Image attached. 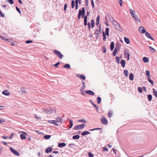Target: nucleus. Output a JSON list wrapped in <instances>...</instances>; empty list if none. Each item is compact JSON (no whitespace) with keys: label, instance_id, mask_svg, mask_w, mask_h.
I'll return each mask as SVG.
<instances>
[{"label":"nucleus","instance_id":"f257e3e1","mask_svg":"<svg viewBox=\"0 0 157 157\" xmlns=\"http://www.w3.org/2000/svg\"><path fill=\"white\" fill-rule=\"evenodd\" d=\"M113 24L114 25V27L115 28H116L117 30L119 31L120 32L122 31V29L121 28L120 25L114 20H113Z\"/></svg>","mask_w":157,"mask_h":157},{"label":"nucleus","instance_id":"f03ea898","mask_svg":"<svg viewBox=\"0 0 157 157\" xmlns=\"http://www.w3.org/2000/svg\"><path fill=\"white\" fill-rule=\"evenodd\" d=\"M101 25H99L98 29H96V31L94 33V34L96 35V38H98V37L99 34L101 33Z\"/></svg>","mask_w":157,"mask_h":157},{"label":"nucleus","instance_id":"7ed1b4c3","mask_svg":"<svg viewBox=\"0 0 157 157\" xmlns=\"http://www.w3.org/2000/svg\"><path fill=\"white\" fill-rule=\"evenodd\" d=\"M85 126V124H81L75 126L74 128V129L75 130L82 129L84 128Z\"/></svg>","mask_w":157,"mask_h":157},{"label":"nucleus","instance_id":"20e7f679","mask_svg":"<svg viewBox=\"0 0 157 157\" xmlns=\"http://www.w3.org/2000/svg\"><path fill=\"white\" fill-rule=\"evenodd\" d=\"M53 52L56 54L60 59H62L63 57V55L61 53V52L56 50H53Z\"/></svg>","mask_w":157,"mask_h":157},{"label":"nucleus","instance_id":"39448f33","mask_svg":"<svg viewBox=\"0 0 157 157\" xmlns=\"http://www.w3.org/2000/svg\"><path fill=\"white\" fill-rule=\"evenodd\" d=\"M43 112L48 114H50L53 112L55 113L56 110L54 109H51L50 110H47L45 109L43 110Z\"/></svg>","mask_w":157,"mask_h":157},{"label":"nucleus","instance_id":"423d86ee","mask_svg":"<svg viewBox=\"0 0 157 157\" xmlns=\"http://www.w3.org/2000/svg\"><path fill=\"white\" fill-rule=\"evenodd\" d=\"M21 134L20 135V137L21 140H25L26 138V136H27V134L26 132H22Z\"/></svg>","mask_w":157,"mask_h":157},{"label":"nucleus","instance_id":"0eeeda50","mask_svg":"<svg viewBox=\"0 0 157 157\" xmlns=\"http://www.w3.org/2000/svg\"><path fill=\"white\" fill-rule=\"evenodd\" d=\"M101 123L105 125H106L108 123L107 120L105 118L104 116H103L102 118L100 119Z\"/></svg>","mask_w":157,"mask_h":157},{"label":"nucleus","instance_id":"6e6552de","mask_svg":"<svg viewBox=\"0 0 157 157\" xmlns=\"http://www.w3.org/2000/svg\"><path fill=\"white\" fill-rule=\"evenodd\" d=\"M10 150L13 152V153L15 155L18 156L20 155V154L19 152L16 150H14L12 147H10Z\"/></svg>","mask_w":157,"mask_h":157},{"label":"nucleus","instance_id":"1a4fd4ad","mask_svg":"<svg viewBox=\"0 0 157 157\" xmlns=\"http://www.w3.org/2000/svg\"><path fill=\"white\" fill-rule=\"evenodd\" d=\"M139 32L142 34L145 33L146 31L145 29L143 26H140L139 28Z\"/></svg>","mask_w":157,"mask_h":157},{"label":"nucleus","instance_id":"9d476101","mask_svg":"<svg viewBox=\"0 0 157 157\" xmlns=\"http://www.w3.org/2000/svg\"><path fill=\"white\" fill-rule=\"evenodd\" d=\"M85 92L87 94L91 95H93L94 94V92L91 90H87L85 91Z\"/></svg>","mask_w":157,"mask_h":157},{"label":"nucleus","instance_id":"9b49d317","mask_svg":"<svg viewBox=\"0 0 157 157\" xmlns=\"http://www.w3.org/2000/svg\"><path fill=\"white\" fill-rule=\"evenodd\" d=\"M145 36L148 38L152 40H153L154 39L151 37L150 34L147 31L145 33Z\"/></svg>","mask_w":157,"mask_h":157},{"label":"nucleus","instance_id":"f8f14e48","mask_svg":"<svg viewBox=\"0 0 157 157\" xmlns=\"http://www.w3.org/2000/svg\"><path fill=\"white\" fill-rule=\"evenodd\" d=\"M129 11L132 17L135 16L136 14H135V11L133 10L130 9Z\"/></svg>","mask_w":157,"mask_h":157},{"label":"nucleus","instance_id":"ddd939ff","mask_svg":"<svg viewBox=\"0 0 157 157\" xmlns=\"http://www.w3.org/2000/svg\"><path fill=\"white\" fill-rule=\"evenodd\" d=\"M19 92L21 93H27V91L25 90V88L23 87H21L19 91Z\"/></svg>","mask_w":157,"mask_h":157},{"label":"nucleus","instance_id":"4468645a","mask_svg":"<svg viewBox=\"0 0 157 157\" xmlns=\"http://www.w3.org/2000/svg\"><path fill=\"white\" fill-rule=\"evenodd\" d=\"M2 94L6 96H8L10 94V92H9V90H5L4 91L2 92Z\"/></svg>","mask_w":157,"mask_h":157},{"label":"nucleus","instance_id":"2eb2a0df","mask_svg":"<svg viewBox=\"0 0 157 157\" xmlns=\"http://www.w3.org/2000/svg\"><path fill=\"white\" fill-rule=\"evenodd\" d=\"M132 18L136 21L138 22H140V20L139 18V17L136 14L135 16Z\"/></svg>","mask_w":157,"mask_h":157},{"label":"nucleus","instance_id":"dca6fc26","mask_svg":"<svg viewBox=\"0 0 157 157\" xmlns=\"http://www.w3.org/2000/svg\"><path fill=\"white\" fill-rule=\"evenodd\" d=\"M52 148L51 147H49L45 150L46 152L47 153L51 152L52 151Z\"/></svg>","mask_w":157,"mask_h":157},{"label":"nucleus","instance_id":"f3484780","mask_svg":"<svg viewBox=\"0 0 157 157\" xmlns=\"http://www.w3.org/2000/svg\"><path fill=\"white\" fill-rule=\"evenodd\" d=\"M77 77L80 78L81 79L83 80H85L86 78L85 76L83 75H77Z\"/></svg>","mask_w":157,"mask_h":157},{"label":"nucleus","instance_id":"a211bd4d","mask_svg":"<svg viewBox=\"0 0 157 157\" xmlns=\"http://www.w3.org/2000/svg\"><path fill=\"white\" fill-rule=\"evenodd\" d=\"M124 56L126 57H127V60H129V54L128 53V52H127L126 51H124Z\"/></svg>","mask_w":157,"mask_h":157},{"label":"nucleus","instance_id":"6ab92c4d","mask_svg":"<svg viewBox=\"0 0 157 157\" xmlns=\"http://www.w3.org/2000/svg\"><path fill=\"white\" fill-rule=\"evenodd\" d=\"M84 12V13H85V8L83 7L82 8V10H79L78 14H79V13H80L81 16V15H82V13H83V12Z\"/></svg>","mask_w":157,"mask_h":157},{"label":"nucleus","instance_id":"aec40b11","mask_svg":"<svg viewBox=\"0 0 157 157\" xmlns=\"http://www.w3.org/2000/svg\"><path fill=\"white\" fill-rule=\"evenodd\" d=\"M114 43L113 41H112L110 44V48L111 51H113L114 48Z\"/></svg>","mask_w":157,"mask_h":157},{"label":"nucleus","instance_id":"412c9836","mask_svg":"<svg viewBox=\"0 0 157 157\" xmlns=\"http://www.w3.org/2000/svg\"><path fill=\"white\" fill-rule=\"evenodd\" d=\"M66 145V144L65 143H59L58 145V147H65Z\"/></svg>","mask_w":157,"mask_h":157},{"label":"nucleus","instance_id":"4be33fe9","mask_svg":"<svg viewBox=\"0 0 157 157\" xmlns=\"http://www.w3.org/2000/svg\"><path fill=\"white\" fill-rule=\"evenodd\" d=\"M48 122L49 123H52L56 125V126L58 125V124L57 123V121L56 120H53L52 121H48Z\"/></svg>","mask_w":157,"mask_h":157},{"label":"nucleus","instance_id":"5701e85b","mask_svg":"<svg viewBox=\"0 0 157 157\" xmlns=\"http://www.w3.org/2000/svg\"><path fill=\"white\" fill-rule=\"evenodd\" d=\"M100 18V17L99 15L97 17L96 24V25H99V23Z\"/></svg>","mask_w":157,"mask_h":157},{"label":"nucleus","instance_id":"b1692460","mask_svg":"<svg viewBox=\"0 0 157 157\" xmlns=\"http://www.w3.org/2000/svg\"><path fill=\"white\" fill-rule=\"evenodd\" d=\"M121 66L124 67H125V62L124 60L122 59L121 61Z\"/></svg>","mask_w":157,"mask_h":157},{"label":"nucleus","instance_id":"393cba45","mask_svg":"<svg viewBox=\"0 0 157 157\" xmlns=\"http://www.w3.org/2000/svg\"><path fill=\"white\" fill-rule=\"evenodd\" d=\"M90 134V132L88 131H84L82 133V136H85Z\"/></svg>","mask_w":157,"mask_h":157},{"label":"nucleus","instance_id":"a878e982","mask_svg":"<svg viewBox=\"0 0 157 157\" xmlns=\"http://www.w3.org/2000/svg\"><path fill=\"white\" fill-rule=\"evenodd\" d=\"M84 21V25L86 26L87 24V17L86 15L85 16Z\"/></svg>","mask_w":157,"mask_h":157},{"label":"nucleus","instance_id":"bb28decb","mask_svg":"<svg viewBox=\"0 0 157 157\" xmlns=\"http://www.w3.org/2000/svg\"><path fill=\"white\" fill-rule=\"evenodd\" d=\"M133 77H134V75L132 73H130L129 75V78L132 81L133 80V79H134Z\"/></svg>","mask_w":157,"mask_h":157},{"label":"nucleus","instance_id":"cd10ccee","mask_svg":"<svg viewBox=\"0 0 157 157\" xmlns=\"http://www.w3.org/2000/svg\"><path fill=\"white\" fill-rule=\"evenodd\" d=\"M123 73L125 77H127L128 76V71L127 70H124L123 71Z\"/></svg>","mask_w":157,"mask_h":157},{"label":"nucleus","instance_id":"c85d7f7f","mask_svg":"<svg viewBox=\"0 0 157 157\" xmlns=\"http://www.w3.org/2000/svg\"><path fill=\"white\" fill-rule=\"evenodd\" d=\"M113 112L111 110H109L108 114V116L109 118H110L112 116Z\"/></svg>","mask_w":157,"mask_h":157},{"label":"nucleus","instance_id":"c756f323","mask_svg":"<svg viewBox=\"0 0 157 157\" xmlns=\"http://www.w3.org/2000/svg\"><path fill=\"white\" fill-rule=\"evenodd\" d=\"M80 138V136L78 135H74L73 136L72 138L74 140L78 139Z\"/></svg>","mask_w":157,"mask_h":157},{"label":"nucleus","instance_id":"7c9ffc66","mask_svg":"<svg viewBox=\"0 0 157 157\" xmlns=\"http://www.w3.org/2000/svg\"><path fill=\"white\" fill-rule=\"evenodd\" d=\"M82 85L81 87V89H82V90H84L86 88L85 84L84 81H82Z\"/></svg>","mask_w":157,"mask_h":157},{"label":"nucleus","instance_id":"2f4dec72","mask_svg":"<svg viewBox=\"0 0 157 157\" xmlns=\"http://www.w3.org/2000/svg\"><path fill=\"white\" fill-rule=\"evenodd\" d=\"M63 67L67 69H69L71 67L70 65L69 64H66L65 65L63 66Z\"/></svg>","mask_w":157,"mask_h":157},{"label":"nucleus","instance_id":"473e14b6","mask_svg":"<svg viewBox=\"0 0 157 157\" xmlns=\"http://www.w3.org/2000/svg\"><path fill=\"white\" fill-rule=\"evenodd\" d=\"M143 60L145 63H148L149 61L148 59L146 57H144Z\"/></svg>","mask_w":157,"mask_h":157},{"label":"nucleus","instance_id":"72a5a7b5","mask_svg":"<svg viewBox=\"0 0 157 157\" xmlns=\"http://www.w3.org/2000/svg\"><path fill=\"white\" fill-rule=\"evenodd\" d=\"M145 73L147 75V78H150L151 76L150 75V71H146L145 72Z\"/></svg>","mask_w":157,"mask_h":157},{"label":"nucleus","instance_id":"f704fd0d","mask_svg":"<svg viewBox=\"0 0 157 157\" xmlns=\"http://www.w3.org/2000/svg\"><path fill=\"white\" fill-rule=\"evenodd\" d=\"M124 40L125 42L127 44H128L129 43L130 41L128 38L127 37H125L124 38Z\"/></svg>","mask_w":157,"mask_h":157},{"label":"nucleus","instance_id":"c9c22d12","mask_svg":"<svg viewBox=\"0 0 157 157\" xmlns=\"http://www.w3.org/2000/svg\"><path fill=\"white\" fill-rule=\"evenodd\" d=\"M149 48L150 50L153 53L155 52V50L153 48H152L151 46L149 47Z\"/></svg>","mask_w":157,"mask_h":157},{"label":"nucleus","instance_id":"e433bc0d","mask_svg":"<svg viewBox=\"0 0 157 157\" xmlns=\"http://www.w3.org/2000/svg\"><path fill=\"white\" fill-rule=\"evenodd\" d=\"M97 103L98 104H99L101 101V98L100 97H98L97 99Z\"/></svg>","mask_w":157,"mask_h":157},{"label":"nucleus","instance_id":"4c0bfd02","mask_svg":"<svg viewBox=\"0 0 157 157\" xmlns=\"http://www.w3.org/2000/svg\"><path fill=\"white\" fill-rule=\"evenodd\" d=\"M69 121H70V127L69 128V129H70L72 127V126H73V121L72 120H69Z\"/></svg>","mask_w":157,"mask_h":157},{"label":"nucleus","instance_id":"58836bf2","mask_svg":"<svg viewBox=\"0 0 157 157\" xmlns=\"http://www.w3.org/2000/svg\"><path fill=\"white\" fill-rule=\"evenodd\" d=\"M147 98L148 100L149 101H151L152 100V96L151 94H149L147 95Z\"/></svg>","mask_w":157,"mask_h":157},{"label":"nucleus","instance_id":"ea45409f","mask_svg":"<svg viewBox=\"0 0 157 157\" xmlns=\"http://www.w3.org/2000/svg\"><path fill=\"white\" fill-rule=\"evenodd\" d=\"M109 28H106L105 32L106 35L107 36H109Z\"/></svg>","mask_w":157,"mask_h":157},{"label":"nucleus","instance_id":"a19ab883","mask_svg":"<svg viewBox=\"0 0 157 157\" xmlns=\"http://www.w3.org/2000/svg\"><path fill=\"white\" fill-rule=\"evenodd\" d=\"M92 105L96 109L97 111H98L99 109V108L95 105L94 103L92 104Z\"/></svg>","mask_w":157,"mask_h":157},{"label":"nucleus","instance_id":"79ce46f5","mask_svg":"<svg viewBox=\"0 0 157 157\" xmlns=\"http://www.w3.org/2000/svg\"><path fill=\"white\" fill-rule=\"evenodd\" d=\"M75 6V1L72 0L71 2V7L72 8H74Z\"/></svg>","mask_w":157,"mask_h":157},{"label":"nucleus","instance_id":"37998d69","mask_svg":"<svg viewBox=\"0 0 157 157\" xmlns=\"http://www.w3.org/2000/svg\"><path fill=\"white\" fill-rule=\"evenodd\" d=\"M51 137L50 135H46L44 136V138L46 139H49Z\"/></svg>","mask_w":157,"mask_h":157},{"label":"nucleus","instance_id":"c03bdc74","mask_svg":"<svg viewBox=\"0 0 157 157\" xmlns=\"http://www.w3.org/2000/svg\"><path fill=\"white\" fill-rule=\"evenodd\" d=\"M91 25L92 28H93L94 26V20H91Z\"/></svg>","mask_w":157,"mask_h":157},{"label":"nucleus","instance_id":"a18cd8bd","mask_svg":"<svg viewBox=\"0 0 157 157\" xmlns=\"http://www.w3.org/2000/svg\"><path fill=\"white\" fill-rule=\"evenodd\" d=\"M56 121L57 122L61 123L62 121V120L60 117H57V118L56 119Z\"/></svg>","mask_w":157,"mask_h":157},{"label":"nucleus","instance_id":"49530a36","mask_svg":"<svg viewBox=\"0 0 157 157\" xmlns=\"http://www.w3.org/2000/svg\"><path fill=\"white\" fill-rule=\"evenodd\" d=\"M117 51H118L116 49H115L114 50V51H113V55L114 56H116V54L117 52Z\"/></svg>","mask_w":157,"mask_h":157},{"label":"nucleus","instance_id":"de8ad7c7","mask_svg":"<svg viewBox=\"0 0 157 157\" xmlns=\"http://www.w3.org/2000/svg\"><path fill=\"white\" fill-rule=\"evenodd\" d=\"M116 62L118 63L119 64V62H120V59H119V57L118 56H116Z\"/></svg>","mask_w":157,"mask_h":157},{"label":"nucleus","instance_id":"09e8293b","mask_svg":"<svg viewBox=\"0 0 157 157\" xmlns=\"http://www.w3.org/2000/svg\"><path fill=\"white\" fill-rule=\"evenodd\" d=\"M153 93L154 95L155 96H157V92L154 89H153Z\"/></svg>","mask_w":157,"mask_h":157},{"label":"nucleus","instance_id":"8fccbe9b","mask_svg":"<svg viewBox=\"0 0 157 157\" xmlns=\"http://www.w3.org/2000/svg\"><path fill=\"white\" fill-rule=\"evenodd\" d=\"M75 10H77L78 9V0H75Z\"/></svg>","mask_w":157,"mask_h":157},{"label":"nucleus","instance_id":"3c124183","mask_svg":"<svg viewBox=\"0 0 157 157\" xmlns=\"http://www.w3.org/2000/svg\"><path fill=\"white\" fill-rule=\"evenodd\" d=\"M148 78V82H150L151 84H152V85H153V81L152 80L150 79V78Z\"/></svg>","mask_w":157,"mask_h":157},{"label":"nucleus","instance_id":"603ef678","mask_svg":"<svg viewBox=\"0 0 157 157\" xmlns=\"http://www.w3.org/2000/svg\"><path fill=\"white\" fill-rule=\"evenodd\" d=\"M0 38L3 40H4L5 41L8 40V39L5 38L4 36H0Z\"/></svg>","mask_w":157,"mask_h":157},{"label":"nucleus","instance_id":"864d4df0","mask_svg":"<svg viewBox=\"0 0 157 157\" xmlns=\"http://www.w3.org/2000/svg\"><path fill=\"white\" fill-rule=\"evenodd\" d=\"M103 40H105L106 37L105 36V34L104 32L103 33Z\"/></svg>","mask_w":157,"mask_h":157},{"label":"nucleus","instance_id":"5fc2aeb1","mask_svg":"<svg viewBox=\"0 0 157 157\" xmlns=\"http://www.w3.org/2000/svg\"><path fill=\"white\" fill-rule=\"evenodd\" d=\"M106 48L105 46H104L103 48V52L105 53L106 52Z\"/></svg>","mask_w":157,"mask_h":157},{"label":"nucleus","instance_id":"6e6d98bb","mask_svg":"<svg viewBox=\"0 0 157 157\" xmlns=\"http://www.w3.org/2000/svg\"><path fill=\"white\" fill-rule=\"evenodd\" d=\"M78 121L80 122H83L85 123L86 122V121L85 120L80 119L78 120Z\"/></svg>","mask_w":157,"mask_h":157},{"label":"nucleus","instance_id":"4d7b16f0","mask_svg":"<svg viewBox=\"0 0 157 157\" xmlns=\"http://www.w3.org/2000/svg\"><path fill=\"white\" fill-rule=\"evenodd\" d=\"M138 91L140 93H142V88L140 87H138Z\"/></svg>","mask_w":157,"mask_h":157},{"label":"nucleus","instance_id":"13d9d810","mask_svg":"<svg viewBox=\"0 0 157 157\" xmlns=\"http://www.w3.org/2000/svg\"><path fill=\"white\" fill-rule=\"evenodd\" d=\"M116 49V50H117V51L119 50V46L118 45H116L115 49Z\"/></svg>","mask_w":157,"mask_h":157},{"label":"nucleus","instance_id":"bf43d9fd","mask_svg":"<svg viewBox=\"0 0 157 157\" xmlns=\"http://www.w3.org/2000/svg\"><path fill=\"white\" fill-rule=\"evenodd\" d=\"M109 18L110 20V21H111V22H113V20H114L113 18L111 16L109 17Z\"/></svg>","mask_w":157,"mask_h":157},{"label":"nucleus","instance_id":"052dcab7","mask_svg":"<svg viewBox=\"0 0 157 157\" xmlns=\"http://www.w3.org/2000/svg\"><path fill=\"white\" fill-rule=\"evenodd\" d=\"M88 155L89 157H94V155L90 152H89L88 153Z\"/></svg>","mask_w":157,"mask_h":157},{"label":"nucleus","instance_id":"680f3d73","mask_svg":"<svg viewBox=\"0 0 157 157\" xmlns=\"http://www.w3.org/2000/svg\"><path fill=\"white\" fill-rule=\"evenodd\" d=\"M14 133H11V135L9 137H8V138L9 139H12L13 136H14Z\"/></svg>","mask_w":157,"mask_h":157},{"label":"nucleus","instance_id":"e2e57ef3","mask_svg":"<svg viewBox=\"0 0 157 157\" xmlns=\"http://www.w3.org/2000/svg\"><path fill=\"white\" fill-rule=\"evenodd\" d=\"M8 1L11 4H12L13 3V0H8Z\"/></svg>","mask_w":157,"mask_h":157},{"label":"nucleus","instance_id":"0e129e2a","mask_svg":"<svg viewBox=\"0 0 157 157\" xmlns=\"http://www.w3.org/2000/svg\"><path fill=\"white\" fill-rule=\"evenodd\" d=\"M16 8L17 11L19 13H21V11L17 7H16Z\"/></svg>","mask_w":157,"mask_h":157},{"label":"nucleus","instance_id":"69168bd1","mask_svg":"<svg viewBox=\"0 0 157 157\" xmlns=\"http://www.w3.org/2000/svg\"><path fill=\"white\" fill-rule=\"evenodd\" d=\"M91 4L93 8H94V2L93 0H91Z\"/></svg>","mask_w":157,"mask_h":157},{"label":"nucleus","instance_id":"338daca9","mask_svg":"<svg viewBox=\"0 0 157 157\" xmlns=\"http://www.w3.org/2000/svg\"><path fill=\"white\" fill-rule=\"evenodd\" d=\"M33 41L32 40H27L26 41V43L27 44H29L31 43H32Z\"/></svg>","mask_w":157,"mask_h":157},{"label":"nucleus","instance_id":"774afa93","mask_svg":"<svg viewBox=\"0 0 157 157\" xmlns=\"http://www.w3.org/2000/svg\"><path fill=\"white\" fill-rule=\"evenodd\" d=\"M103 151H108V149L106 148V147H103Z\"/></svg>","mask_w":157,"mask_h":157}]
</instances>
